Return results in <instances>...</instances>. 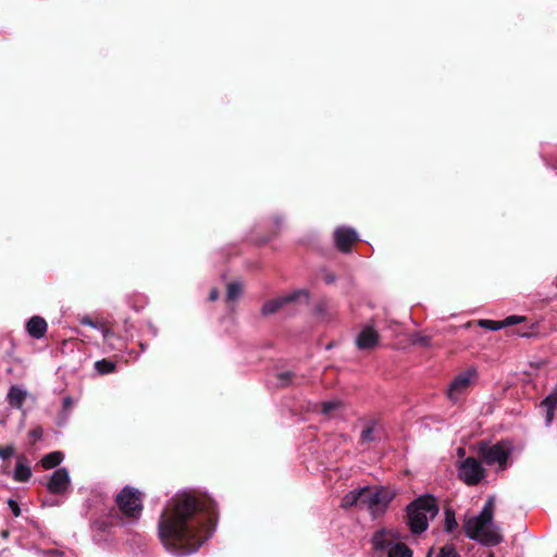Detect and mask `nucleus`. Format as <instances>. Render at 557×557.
I'll return each instance as SVG.
<instances>
[{"label": "nucleus", "instance_id": "nucleus-28", "mask_svg": "<svg viewBox=\"0 0 557 557\" xmlns=\"http://www.w3.org/2000/svg\"><path fill=\"white\" fill-rule=\"evenodd\" d=\"M438 557H460L453 544H446L440 549Z\"/></svg>", "mask_w": 557, "mask_h": 557}, {"label": "nucleus", "instance_id": "nucleus-10", "mask_svg": "<svg viewBox=\"0 0 557 557\" xmlns=\"http://www.w3.org/2000/svg\"><path fill=\"white\" fill-rule=\"evenodd\" d=\"M335 247L343 253L351 251L352 246L358 242V234L351 227L339 226L333 233Z\"/></svg>", "mask_w": 557, "mask_h": 557}, {"label": "nucleus", "instance_id": "nucleus-41", "mask_svg": "<svg viewBox=\"0 0 557 557\" xmlns=\"http://www.w3.org/2000/svg\"><path fill=\"white\" fill-rule=\"evenodd\" d=\"M426 557H430V554Z\"/></svg>", "mask_w": 557, "mask_h": 557}, {"label": "nucleus", "instance_id": "nucleus-33", "mask_svg": "<svg viewBox=\"0 0 557 557\" xmlns=\"http://www.w3.org/2000/svg\"><path fill=\"white\" fill-rule=\"evenodd\" d=\"M336 280V276L333 274V273H330V272H326L324 275H323V281L326 283V284H333Z\"/></svg>", "mask_w": 557, "mask_h": 557}, {"label": "nucleus", "instance_id": "nucleus-34", "mask_svg": "<svg viewBox=\"0 0 557 557\" xmlns=\"http://www.w3.org/2000/svg\"><path fill=\"white\" fill-rule=\"evenodd\" d=\"M219 295H220L219 290L216 288H212L209 294V300L215 301L219 298Z\"/></svg>", "mask_w": 557, "mask_h": 557}, {"label": "nucleus", "instance_id": "nucleus-26", "mask_svg": "<svg viewBox=\"0 0 557 557\" xmlns=\"http://www.w3.org/2000/svg\"><path fill=\"white\" fill-rule=\"evenodd\" d=\"M457 528L455 512L451 508L445 509V531L453 532Z\"/></svg>", "mask_w": 557, "mask_h": 557}, {"label": "nucleus", "instance_id": "nucleus-18", "mask_svg": "<svg viewBox=\"0 0 557 557\" xmlns=\"http://www.w3.org/2000/svg\"><path fill=\"white\" fill-rule=\"evenodd\" d=\"M30 476L32 469L28 466V460L24 455H20L16 460L13 479L16 482H28Z\"/></svg>", "mask_w": 557, "mask_h": 557}, {"label": "nucleus", "instance_id": "nucleus-31", "mask_svg": "<svg viewBox=\"0 0 557 557\" xmlns=\"http://www.w3.org/2000/svg\"><path fill=\"white\" fill-rule=\"evenodd\" d=\"M8 506L11 509L14 517H18L21 515V508L16 500L12 498L8 499Z\"/></svg>", "mask_w": 557, "mask_h": 557}, {"label": "nucleus", "instance_id": "nucleus-21", "mask_svg": "<svg viewBox=\"0 0 557 557\" xmlns=\"http://www.w3.org/2000/svg\"><path fill=\"white\" fill-rule=\"evenodd\" d=\"M361 500V487L355 488L345 494L341 502V507L344 509H350L351 507L359 506Z\"/></svg>", "mask_w": 557, "mask_h": 557}, {"label": "nucleus", "instance_id": "nucleus-36", "mask_svg": "<svg viewBox=\"0 0 557 557\" xmlns=\"http://www.w3.org/2000/svg\"><path fill=\"white\" fill-rule=\"evenodd\" d=\"M73 405V400L71 397H64L63 398V408L66 410L69 408H71Z\"/></svg>", "mask_w": 557, "mask_h": 557}, {"label": "nucleus", "instance_id": "nucleus-9", "mask_svg": "<svg viewBox=\"0 0 557 557\" xmlns=\"http://www.w3.org/2000/svg\"><path fill=\"white\" fill-rule=\"evenodd\" d=\"M300 298H304L306 302L309 301V293L306 289H298L290 294L276 297L265 301L261 308V314L263 317L274 314L278 312L283 307L296 302Z\"/></svg>", "mask_w": 557, "mask_h": 557}, {"label": "nucleus", "instance_id": "nucleus-32", "mask_svg": "<svg viewBox=\"0 0 557 557\" xmlns=\"http://www.w3.org/2000/svg\"><path fill=\"white\" fill-rule=\"evenodd\" d=\"M42 434H44V431H42V429L40 426H37V428H35V429L29 431V436L35 442L41 440Z\"/></svg>", "mask_w": 557, "mask_h": 557}, {"label": "nucleus", "instance_id": "nucleus-7", "mask_svg": "<svg viewBox=\"0 0 557 557\" xmlns=\"http://www.w3.org/2000/svg\"><path fill=\"white\" fill-rule=\"evenodd\" d=\"M119 512L124 518H137L139 513V492L126 485L115 497Z\"/></svg>", "mask_w": 557, "mask_h": 557}, {"label": "nucleus", "instance_id": "nucleus-5", "mask_svg": "<svg viewBox=\"0 0 557 557\" xmlns=\"http://www.w3.org/2000/svg\"><path fill=\"white\" fill-rule=\"evenodd\" d=\"M478 454L486 465H498L500 470H505L511 454V445L507 441H500L494 445L481 441L478 443Z\"/></svg>", "mask_w": 557, "mask_h": 557}, {"label": "nucleus", "instance_id": "nucleus-13", "mask_svg": "<svg viewBox=\"0 0 557 557\" xmlns=\"http://www.w3.org/2000/svg\"><path fill=\"white\" fill-rule=\"evenodd\" d=\"M70 483L67 469L58 468L47 482V488L51 494L61 495L69 488Z\"/></svg>", "mask_w": 557, "mask_h": 557}, {"label": "nucleus", "instance_id": "nucleus-27", "mask_svg": "<svg viewBox=\"0 0 557 557\" xmlns=\"http://www.w3.org/2000/svg\"><path fill=\"white\" fill-rule=\"evenodd\" d=\"M276 377L281 387H287L293 383L295 374L290 371L280 372L277 373Z\"/></svg>", "mask_w": 557, "mask_h": 557}, {"label": "nucleus", "instance_id": "nucleus-25", "mask_svg": "<svg viewBox=\"0 0 557 557\" xmlns=\"http://www.w3.org/2000/svg\"><path fill=\"white\" fill-rule=\"evenodd\" d=\"M539 334V323H532L529 326L522 325L517 330V335L521 337H533Z\"/></svg>", "mask_w": 557, "mask_h": 557}, {"label": "nucleus", "instance_id": "nucleus-11", "mask_svg": "<svg viewBox=\"0 0 557 557\" xmlns=\"http://www.w3.org/2000/svg\"><path fill=\"white\" fill-rule=\"evenodd\" d=\"M476 374L475 370H468L465 373L458 374L450 383L447 397L451 401H457L461 394H463L471 384V377Z\"/></svg>", "mask_w": 557, "mask_h": 557}, {"label": "nucleus", "instance_id": "nucleus-22", "mask_svg": "<svg viewBox=\"0 0 557 557\" xmlns=\"http://www.w3.org/2000/svg\"><path fill=\"white\" fill-rule=\"evenodd\" d=\"M243 292V283L240 281H233L226 285V301L233 302L237 300Z\"/></svg>", "mask_w": 557, "mask_h": 557}, {"label": "nucleus", "instance_id": "nucleus-19", "mask_svg": "<svg viewBox=\"0 0 557 557\" xmlns=\"http://www.w3.org/2000/svg\"><path fill=\"white\" fill-rule=\"evenodd\" d=\"M26 399V393L17 386H12L8 393V403L11 407L21 409Z\"/></svg>", "mask_w": 557, "mask_h": 557}, {"label": "nucleus", "instance_id": "nucleus-6", "mask_svg": "<svg viewBox=\"0 0 557 557\" xmlns=\"http://www.w3.org/2000/svg\"><path fill=\"white\" fill-rule=\"evenodd\" d=\"M495 510V497L490 496L481 512L463 521V530L468 537H476L478 531H482L492 523Z\"/></svg>", "mask_w": 557, "mask_h": 557}, {"label": "nucleus", "instance_id": "nucleus-16", "mask_svg": "<svg viewBox=\"0 0 557 557\" xmlns=\"http://www.w3.org/2000/svg\"><path fill=\"white\" fill-rule=\"evenodd\" d=\"M470 539L478 541L485 546H495L504 541V536L498 531L486 528H484L482 531H478L476 537Z\"/></svg>", "mask_w": 557, "mask_h": 557}, {"label": "nucleus", "instance_id": "nucleus-8", "mask_svg": "<svg viewBox=\"0 0 557 557\" xmlns=\"http://www.w3.org/2000/svg\"><path fill=\"white\" fill-rule=\"evenodd\" d=\"M485 476V470L474 457L466 458L458 468V478L469 486H474Z\"/></svg>", "mask_w": 557, "mask_h": 557}, {"label": "nucleus", "instance_id": "nucleus-12", "mask_svg": "<svg viewBox=\"0 0 557 557\" xmlns=\"http://www.w3.org/2000/svg\"><path fill=\"white\" fill-rule=\"evenodd\" d=\"M359 350H373L380 343V334L372 325H366L356 337Z\"/></svg>", "mask_w": 557, "mask_h": 557}, {"label": "nucleus", "instance_id": "nucleus-4", "mask_svg": "<svg viewBox=\"0 0 557 557\" xmlns=\"http://www.w3.org/2000/svg\"><path fill=\"white\" fill-rule=\"evenodd\" d=\"M396 539H398L397 532L384 528L380 529L373 534V548L375 550L388 548L387 557H412V550L405 543L398 542L393 545Z\"/></svg>", "mask_w": 557, "mask_h": 557}, {"label": "nucleus", "instance_id": "nucleus-3", "mask_svg": "<svg viewBox=\"0 0 557 557\" xmlns=\"http://www.w3.org/2000/svg\"><path fill=\"white\" fill-rule=\"evenodd\" d=\"M397 493L386 486L361 487L360 507L366 508L373 520L385 515Z\"/></svg>", "mask_w": 557, "mask_h": 557}, {"label": "nucleus", "instance_id": "nucleus-2", "mask_svg": "<svg viewBox=\"0 0 557 557\" xmlns=\"http://www.w3.org/2000/svg\"><path fill=\"white\" fill-rule=\"evenodd\" d=\"M438 505L433 495L425 494L406 507L407 524L413 534H421L429 527L428 518L434 519L438 513Z\"/></svg>", "mask_w": 557, "mask_h": 557}, {"label": "nucleus", "instance_id": "nucleus-23", "mask_svg": "<svg viewBox=\"0 0 557 557\" xmlns=\"http://www.w3.org/2000/svg\"><path fill=\"white\" fill-rule=\"evenodd\" d=\"M95 369L101 375L110 374L115 371L116 364L110 359H101L95 362Z\"/></svg>", "mask_w": 557, "mask_h": 557}, {"label": "nucleus", "instance_id": "nucleus-29", "mask_svg": "<svg viewBox=\"0 0 557 557\" xmlns=\"http://www.w3.org/2000/svg\"><path fill=\"white\" fill-rule=\"evenodd\" d=\"M341 401L337 400H331V401H324L322 403V409L321 412L323 414H330L332 411L341 407Z\"/></svg>", "mask_w": 557, "mask_h": 557}, {"label": "nucleus", "instance_id": "nucleus-20", "mask_svg": "<svg viewBox=\"0 0 557 557\" xmlns=\"http://www.w3.org/2000/svg\"><path fill=\"white\" fill-rule=\"evenodd\" d=\"M63 458H64V455L62 451H59V450L51 451V453L45 455L40 459V466L44 469L49 470V469L58 467L62 462Z\"/></svg>", "mask_w": 557, "mask_h": 557}, {"label": "nucleus", "instance_id": "nucleus-37", "mask_svg": "<svg viewBox=\"0 0 557 557\" xmlns=\"http://www.w3.org/2000/svg\"><path fill=\"white\" fill-rule=\"evenodd\" d=\"M101 329H102V335H103L104 339H109L113 335V333L108 327L102 326Z\"/></svg>", "mask_w": 557, "mask_h": 557}, {"label": "nucleus", "instance_id": "nucleus-14", "mask_svg": "<svg viewBox=\"0 0 557 557\" xmlns=\"http://www.w3.org/2000/svg\"><path fill=\"white\" fill-rule=\"evenodd\" d=\"M525 321H527V318L523 315H509L502 321L487 320V319L480 320L479 325L484 329L491 330V331H498L503 327L520 324Z\"/></svg>", "mask_w": 557, "mask_h": 557}, {"label": "nucleus", "instance_id": "nucleus-40", "mask_svg": "<svg viewBox=\"0 0 557 557\" xmlns=\"http://www.w3.org/2000/svg\"><path fill=\"white\" fill-rule=\"evenodd\" d=\"M487 557H494V553L491 552Z\"/></svg>", "mask_w": 557, "mask_h": 557}, {"label": "nucleus", "instance_id": "nucleus-24", "mask_svg": "<svg viewBox=\"0 0 557 557\" xmlns=\"http://www.w3.org/2000/svg\"><path fill=\"white\" fill-rule=\"evenodd\" d=\"M374 431H375V422L370 421L364 426V429L362 430V432L360 434V444L363 445V444L374 442L375 441Z\"/></svg>", "mask_w": 557, "mask_h": 557}, {"label": "nucleus", "instance_id": "nucleus-30", "mask_svg": "<svg viewBox=\"0 0 557 557\" xmlns=\"http://www.w3.org/2000/svg\"><path fill=\"white\" fill-rule=\"evenodd\" d=\"M14 453H15V447L12 444L7 445L4 447L0 446V458L3 460L11 458L14 455Z\"/></svg>", "mask_w": 557, "mask_h": 557}, {"label": "nucleus", "instance_id": "nucleus-1", "mask_svg": "<svg viewBox=\"0 0 557 557\" xmlns=\"http://www.w3.org/2000/svg\"><path fill=\"white\" fill-rule=\"evenodd\" d=\"M218 522L216 503L207 494L184 492L173 497L159 521L163 546L175 555L195 553L211 536Z\"/></svg>", "mask_w": 557, "mask_h": 557}, {"label": "nucleus", "instance_id": "nucleus-39", "mask_svg": "<svg viewBox=\"0 0 557 557\" xmlns=\"http://www.w3.org/2000/svg\"><path fill=\"white\" fill-rule=\"evenodd\" d=\"M465 455V448H458V456L462 457Z\"/></svg>", "mask_w": 557, "mask_h": 557}, {"label": "nucleus", "instance_id": "nucleus-15", "mask_svg": "<svg viewBox=\"0 0 557 557\" xmlns=\"http://www.w3.org/2000/svg\"><path fill=\"white\" fill-rule=\"evenodd\" d=\"M47 327L46 320L39 315L32 317L26 323L27 333L36 339L42 338L46 335Z\"/></svg>", "mask_w": 557, "mask_h": 557}, {"label": "nucleus", "instance_id": "nucleus-35", "mask_svg": "<svg viewBox=\"0 0 557 557\" xmlns=\"http://www.w3.org/2000/svg\"><path fill=\"white\" fill-rule=\"evenodd\" d=\"M81 322H82V324L96 327V323L89 317L83 318Z\"/></svg>", "mask_w": 557, "mask_h": 557}, {"label": "nucleus", "instance_id": "nucleus-17", "mask_svg": "<svg viewBox=\"0 0 557 557\" xmlns=\"http://www.w3.org/2000/svg\"><path fill=\"white\" fill-rule=\"evenodd\" d=\"M556 406L557 386L540 404V407L545 411L546 425H549L553 422Z\"/></svg>", "mask_w": 557, "mask_h": 557}, {"label": "nucleus", "instance_id": "nucleus-38", "mask_svg": "<svg viewBox=\"0 0 557 557\" xmlns=\"http://www.w3.org/2000/svg\"><path fill=\"white\" fill-rule=\"evenodd\" d=\"M416 343H420V344H422V345H424V346H428V345H429V343H430V338H429V337H426V336H422V337H420L418 341H416Z\"/></svg>", "mask_w": 557, "mask_h": 557}]
</instances>
